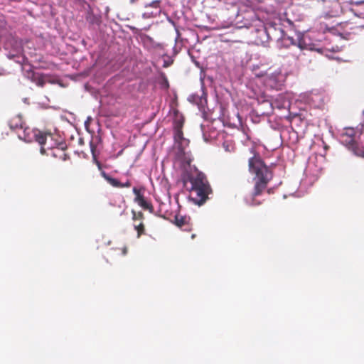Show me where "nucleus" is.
<instances>
[{"instance_id":"4be33fe9","label":"nucleus","mask_w":364,"mask_h":364,"mask_svg":"<svg viewBox=\"0 0 364 364\" xmlns=\"http://www.w3.org/2000/svg\"><path fill=\"white\" fill-rule=\"evenodd\" d=\"M136 0H130V3H131V4H134V3H135V2H136Z\"/></svg>"},{"instance_id":"9d476101","label":"nucleus","mask_w":364,"mask_h":364,"mask_svg":"<svg viewBox=\"0 0 364 364\" xmlns=\"http://www.w3.org/2000/svg\"><path fill=\"white\" fill-rule=\"evenodd\" d=\"M9 125L11 129L15 130L18 132L23 129L26 126V124L20 115H15L10 119Z\"/></svg>"},{"instance_id":"6e6552de","label":"nucleus","mask_w":364,"mask_h":364,"mask_svg":"<svg viewBox=\"0 0 364 364\" xmlns=\"http://www.w3.org/2000/svg\"><path fill=\"white\" fill-rule=\"evenodd\" d=\"M39 131H33L31 128L25 126L23 129L18 132V138L26 142H31L35 139V135Z\"/></svg>"},{"instance_id":"9b49d317","label":"nucleus","mask_w":364,"mask_h":364,"mask_svg":"<svg viewBox=\"0 0 364 364\" xmlns=\"http://www.w3.org/2000/svg\"><path fill=\"white\" fill-rule=\"evenodd\" d=\"M279 44L280 47L288 48L290 46H293L296 49L299 50L301 52L302 48L301 45L296 46L294 42V40L292 37L283 36L279 41Z\"/></svg>"},{"instance_id":"7ed1b4c3","label":"nucleus","mask_w":364,"mask_h":364,"mask_svg":"<svg viewBox=\"0 0 364 364\" xmlns=\"http://www.w3.org/2000/svg\"><path fill=\"white\" fill-rule=\"evenodd\" d=\"M286 80V76L279 70H277L274 72L267 73L265 78H264L263 82L264 85L270 89L281 90L284 85Z\"/></svg>"},{"instance_id":"dca6fc26","label":"nucleus","mask_w":364,"mask_h":364,"mask_svg":"<svg viewBox=\"0 0 364 364\" xmlns=\"http://www.w3.org/2000/svg\"><path fill=\"white\" fill-rule=\"evenodd\" d=\"M353 149L355 155L364 158V149L359 147L357 144H353Z\"/></svg>"},{"instance_id":"6ab92c4d","label":"nucleus","mask_w":364,"mask_h":364,"mask_svg":"<svg viewBox=\"0 0 364 364\" xmlns=\"http://www.w3.org/2000/svg\"><path fill=\"white\" fill-rule=\"evenodd\" d=\"M161 2V0H154L152 2L146 4L145 7L146 8L152 7V8H155V9H159Z\"/></svg>"},{"instance_id":"5701e85b","label":"nucleus","mask_w":364,"mask_h":364,"mask_svg":"<svg viewBox=\"0 0 364 364\" xmlns=\"http://www.w3.org/2000/svg\"><path fill=\"white\" fill-rule=\"evenodd\" d=\"M98 167L100 168V164L97 162Z\"/></svg>"},{"instance_id":"aec40b11","label":"nucleus","mask_w":364,"mask_h":364,"mask_svg":"<svg viewBox=\"0 0 364 364\" xmlns=\"http://www.w3.org/2000/svg\"><path fill=\"white\" fill-rule=\"evenodd\" d=\"M268 73L267 72V73H262V72H259V73H255V75L257 77H262L263 79L265 78V75Z\"/></svg>"},{"instance_id":"1a4fd4ad","label":"nucleus","mask_w":364,"mask_h":364,"mask_svg":"<svg viewBox=\"0 0 364 364\" xmlns=\"http://www.w3.org/2000/svg\"><path fill=\"white\" fill-rule=\"evenodd\" d=\"M101 175L102 177L113 187L116 188H129L131 186L132 183L130 181H127L125 183H121L117 179L109 176L105 171L101 172Z\"/></svg>"},{"instance_id":"f3484780","label":"nucleus","mask_w":364,"mask_h":364,"mask_svg":"<svg viewBox=\"0 0 364 364\" xmlns=\"http://www.w3.org/2000/svg\"><path fill=\"white\" fill-rule=\"evenodd\" d=\"M183 117L176 118L174 120V129H182L183 126Z\"/></svg>"},{"instance_id":"f03ea898","label":"nucleus","mask_w":364,"mask_h":364,"mask_svg":"<svg viewBox=\"0 0 364 364\" xmlns=\"http://www.w3.org/2000/svg\"><path fill=\"white\" fill-rule=\"evenodd\" d=\"M182 180L184 186L196 194V197L193 198L195 203L199 205L203 204L212 192L205 174L201 172L186 173L182 176Z\"/></svg>"},{"instance_id":"4468645a","label":"nucleus","mask_w":364,"mask_h":364,"mask_svg":"<svg viewBox=\"0 0 364 364\" xmlns=\"http://www.w3.org/2000/svg\"><path fill=\"white\" fill-rule=\"evenodd\" d=\"M134 228L137 232L138 238H139L142 235L145 234V225L143 221H139V223L134 222Z\"/></svg>"},{"instance_id":"f257e3e1","label":"nucleus","mask_w":364,"mask_h":364,"mask_svg":"<svg viewBox=\"0 0 364 364\" xmlns=\"http://www.w3.org/2000/svg\"><path fill=\"white\" fill-rule=\"evenodd\" d=\"M248 168L249 172L254 175V188L245 200L250 205H259L262 202L257 200V197L260 196L267 188L268 183L273 178V172L259 154H255L249 159Z\"/></svg>"},{"instance_id":"f8f14e48","label":"nucleus","mask_w":364,"mask_h":364,"mask_svg":"<svg viewBox=\"0 0 364 364\" xmlns=\"http://www.w3.org/2000/svg\"><path fill=\"white\" fill-rule=\"evenodd\" d=\"M174 141L180 146H186L188 144V141L183 137L182 129H174Z\"/></svg>"},{"instance_id":"412c9836","label":"nucleus","mask_w":364,"mask_h":364,"mask_svg":"<svg viewBox=\"0 0 364 364\" xmlns=\"http://www.w3.org/2000/svg\"><path fill=\"white\" fill-rule=\"evenodd\" d=\"M127 253V248L126 247L122 249V254L125 255Z\"/></svg>"},{"instance_id":"423d86ee","label":"nucleus","mask_w":364,"mask_h":364,"mask_svg":"<svg viewBox=\"0 0 364 364\" xmlns=\"http://www.w3.org/2000/svg\"><path fill=\"white\" fill-rule=\"evenodd\" d=\"M66 148L67 146L65 143H58L50 153H48L47 156H51L53 158L66 161L69 158L65 152Z\"/></svg>"},{"instance_id":"b1692460","label":"nucleus","mask_w":364,"mask_h":364,"mask_svg":"<svg viewBox=\"0 0 364 364\" xmlns=\"http://www.w3.org/2000/svg\"><path fill=\"white\" fill-rule=\"evenodd\" d=\"M267 105H269V106H271V104L267 101Z\"/></svg>"},{"instance_id":"0eeeda50","label":"nucleus","mask_w":364,"mask_h":364,"mask_svg":"<svg viewBox=\"0 0 364 364\" xmlns=\"http://www.w3.org/2000/svg\"><path fill=\"white\" fill-rule=\"evenodd\" d=\"M174 224L184 231L191 230V218L181 214H176L174 218Z\"/></svg>"},{"instance_id":"2eb2a0df","label":"nucleus","mask_w":364,"mask_h":364,"mask_svg":"<svg viewBox=\"0 0 364 364\" xmlns=\"http://www.w3.org/2000/svg\"><path fill=\"white\" fill-rule=\"evenodd\" d=\"M132 220H134V222L143 221L144 219V215L141 211L136 212L134 210H132Z\"/></svg>"},{"instance_id":"ddd939ff","label":"nucleus","mask_w":364,"mask_h":364,"mask_svg":"<svg viewBox=\"0 0 364 364\" xmlns=\"http://www.w3.org/2000/svg\"><path fill=\"white\" fill-rule=\"evenodd\" d=\"M184 146H180V144H178V147H177V152L176 154V157L178 160L181 161H186L188 164L190 163V160H187L186 159V152H185V150H184Z\"/></svg>"},{"instance_id":"20e7f679","label":"nucleus","mask_w":364,"mask_h":364,"mask_svg":"<svg viewBox=\"0 0 364 364\" xmlns=\"http://www.w3.org/2000/svg\"><path fill=\"white\" fill-rule=\"evenodd\" d=\"M35 140L41 145L40 152L43 155H48L58 144L53 140L50 133L38 132L35 135Z\"/></svg>"},{"instance_id":"39448f33","label":"nucleus","mask_w":364,"mask_h":364,"mask_svg":"<svg viewBox=\"0 0 364 364\" xmlns=\"http://www.w3.org/2000/svg\"><path fill=\"white\" fill-rule=\"evenodd\" d=\"M132 191L135 195L134 201L143 209L148 210L149 212L152 213L154 210L153 205L144 198L142 194H141V191L136 187H134Z\"/></svg>"},{"instance_id":"a211bd4d","label":"nucleus","mask_w":364,"mask_h":364,"mask_svg":"<svg viewBox=\"0 0 364 364\" xmlns=\"http://www.w3.org/2000/svg\"><path fill=\"white\" fill-rule=\"evenodd\" d=\"M33 76L35 77L33 81L36 82L38 86L43 87L45 85V80L41 75H37L36 76V75H33Z\"/></svg>"}]
</instances>
